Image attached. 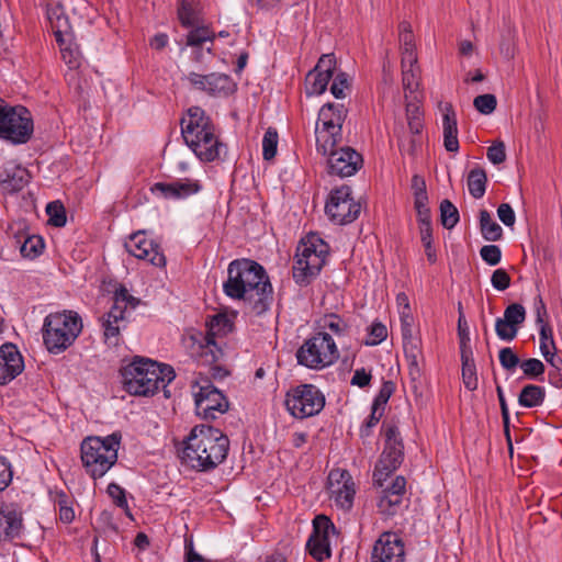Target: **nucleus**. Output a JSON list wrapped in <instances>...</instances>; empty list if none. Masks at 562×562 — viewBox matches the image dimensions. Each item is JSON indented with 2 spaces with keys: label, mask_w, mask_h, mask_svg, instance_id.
Returning a JSON list of instances; mask_svg holds the SVG:
<instances>
[{
  "label": "nucleus",
  "mask_w": 562,
  "mask_h": 562,
  "mask_svg": "<svg viewBox=\"0 0 562 562\" xmlns=\"http://www.w3.org/2000/svg\"><path fill=\"white\" fill-rule=\"evenodd\" d=\"M223 291L228 297L243 301L245 310L256 316L263 315L273 301V289L265 268L246 258L228 265Z\"/></svg>",
  "instance_id": "1"
},
{
  "label": "nucleus",
  "mask_w": 562,
  "mask_h": 562,
  "mask_svg": "<svg viewBox=\"0 0 562 562\" xmlns=\"http://www.w3.org/2000/svg\"><path fill=\"white\" fill-rule=\"evenodd\" d=\"M229 450V439L218 428L194 426L182 450V462L193 470L207 472L224 462Z\"/></svg>",
  "instance_id": "2"
},
{
  "label": "nucleus",
  "mask_w": 562,
  "mask_h": 562,
  "mask_svg": "<svg viewBox=\"0 0 562 562\" xmlns=\"http://www.w3.org/2000/svg\"><path fill=\"white\" fill-rule=\"evenodd\" d=\"M123 389L134 396L154 395L162 386L166 397H170L167 385L175 380V369L148 358L135 356L120 369Z\"/></svg>",
  "instance_id": "3"
},
{
  "label": "nucleus",
  "mask_w": 562,
  "mask_h": 562,
  "mask_svg": "<svg viewBox=\"0 0 562 562\" xmlns=\"http://www.w3.org/2000/svg\"><path fill=\"white\" fill-rule=\"evenodd\" d=\"M382 431L385 442L373 470V486L382 488V492H405L406 479L403 475H394L404 461L403 438L394 423L384 422Z\"/></svg>",
  "instance_id": "4"
},
{
  "label": "nucleus",
  "mask_w": 562,
  "mask_h": 562,
  "mask_svg": "<svg viewBox=\"0 0 562 562\" xmlns=\"http://www.w3.org/2000/svg\"><path fill=\"white\" fill-rule=\"evenodd\" d=\"M181 134L184 143L203 162L220 158L223 144L215 135V125L200 106H191L181 119Z\"/></svg>",
  "instance_id": "5"
},
{
  "label": "nucleus",
  "mask_w": 562,
  "mask_h": 562,
  "mask_svg": "<svg viewBox=\"0 0 562 562\" xmlns=\"http://www.w3.org/2000/svg\"><path fill=\"white\" fill-rule=\"evenodd\" d=\"M83 329L81 316L71 310L49 313L42 327L45 348L49 353L59 355L74 345Z\"/></svg>",
  "instance_id": "6"
},
{
  "label": "nucleus",
  "mask_w": 562,
  "mask_h": 562,
  "mask_svg": "<svg viewBox=\"0 0 562 562\" xmlns=\"http://www.w3.org/2000/svg\"><path fill=\"white\" fill-rule=\"evenodd\" d=\"M122 435L120 431L105 437L89 436L80 445L81 461L92 477H102L117 461Z\"/></svg>",
  "instance_id": "7"
},
{
  "label": "nucleus",
  "mask_w": 562,
  "mask_h": 562,
  "mask_svg": "<svg viewBox=\"0 0 562 562\" xmlns=\"http://www.w3.org/2000/svg\"><path fill=\"white\" fill-rule=\"evenodd\" d=\"M329 246L318 234L310 233L296 248L292 267L293 279L300 286H306L319 274L326 263Z\"/></svg>",
  "instance_id": "8"
},
{
  "label": "nucleus",
  "mask_w": 562,
  "mask_h": 562,
  "mask_svg": "<svg viewBox=\"0 0 562 562\" xmlns=\"http://www.w3.org/2000/svg\"><path fill=\"white\" fill-rule=\"evenodd\" d=\"M347 109L342 104L328 102L319 112L315 127L316 150L327 153L342 140V124L347 117Z\"/></svg>",
  "instance_id": "9"
},
{
  "label": "nucleus",
  "mask_w": 562,
  "mask_h": 562,
  "mask_svg": "<svg viewBox=\"0 0 562 562\" xmlns=\"http://www.w3.org/2000/svg\"><path fill=\"white\" fill-rule=\"evenodd\" d=\"M339 351L333 337L319 331L306 339L296 351L297 363L313 370H322L335 363Z\"/></svg>",
  "instance_id": "10"
},
{
  "label": "nucleus",
  "mask_w": 562,
  "mask_h": 562,
  "mask_svg": "<svg viewBox=\"0 0 562 562\" xmlns=\"http://www.w3.org/2000/svg\"><path fill=\"white\" fill-rule=\"evenodd\" d=\"M195 413L204 420H214L225 414L229 408V402L222 391L213 385L206 378L201 376L195 381L193 389Z\"/></svg>",
  "instance_id": "11"
},
{
  "label": "nucleus",
  "mask_w": 562,
  "mask_h": 562,
  "mask_svg": "<svg viewBox=\"0 0 562 562\" xmlns=\"http://www.w3.org/2000/svg\"><path fill=\"white\" fill-rule=\"evenodd\" d=\"M289 413L300 419L317 415L325 406V396L313 384H301L292 387L285 395Z\"/></svg>",
  "instance_id": "12"
},
{
  "label": "nucleus",
  "mask_w": 562,
  "mask_h": 562,
  "mask_svg": "<svg viewBox=\"0 0 562 562\" xmlns=\"http://www.w3.org/2000/svg\"><path fill=\"white\" fill-rule=\"evenodd\" d=\"M325 213L334 224L346 225L359 217L361 204L351 196V188L344 184L330 191Z\"/></svg>",
  "instance_id": "13"
},
{
  "label": "nucleus",
  "mask_w": 562,
  "mask_h": 562,
  "mask_svg": "<svg viewBox=\"0 0 562 562\" xmlns=\"http://www.w3.org/2000/svg\"><path fill=\"white\" fill-rule=\"evenodd\" d=\"M209 331L204 337V344L200 345L199 361L204 366H210L213 370L220 371L221 368L215 363L222 358L223 351L216 344L214 336H225L234 328V323L224 313L215 314L207 323Z\"/></svg>",
  "instance_id": "14"
},
{
  "label": "nucleus",
  "mask_w": 562,
  "mask_h": 562,
  "mask_svg": "<svg viewBox=\"0 0 562 562\" xmlns=\"http://www.w3.org/2000/svg\"><path fill=\"white\" fill-rule=\"evenodd\" d=\"M4 123L1 125L0 139L13 145L26 144L33 135L34 123L31 112L22 105L8 109Z\"/></svg>",
  "instance_id": "15"
},
{
  "label": "nucleus",
  "mask_w": 562,
  "mask_h": 562,
  "mask_svg": "<svg viewBox=\"0 0 562 562\" xmlns=\"http://www.w3.org/2000/svg\"><path fill=\"white\" fill-rule=\"evenodd\" d=\"M321 154L328 157V173L340 178L353 176L363 164L362 156L348 146L339 149L331 147L327 153Z\"/></svg>",
  "instance_id": "16"
},
{
  "label": "nucleus",
  "mask_w": 562,
  "mask_h": 562,
  "mask_svg": "<svg viewBox=\"0 0 562 562\" xmlns=\"http://www.w3.org/2000/svg\"><path fill=\"white\" fill-rule=\"evenodd\" d=\"M330 533H335L331 520L325 515H317L313 520V531L306 542L310 554L317 561L330 558Z\"/></svg>",
  "instance_id": "17"
},
{
  "label": "nucleus",
  "mask_w": 562,
  "mask_h": 562,
  "mask_svg": "<svg viewBox=\"0 0 562 562\" xmlns=\"http://www.w3.org/2000/svg\"><path fill=\"white\" fill-rule=\"evenodd\" d=\"M124 246L128 254L137 259L146 260L155 267L166 266V258L160 247L153 239H148L143 232L132 234Z\"/></svg>",
  "instance_id": "18"
},
{
  "label": "nucleus",
  "mask_w": 562,
  "mask_h": 562,
  "mask_svg": "<svg viewBox=\"0 0 562 562\" xmlns=\"http://www.w3.org/2000/svg\"><path fill=\"white\" fill-rule=\"evenodd\" d=\"M372 562H404L405 550L402 539L392 532H384L375 541Z\"/></svg>",
  "instance_id": "19"
},
{
  "label": "nucleus",
  "mask_w": 562,
  "mask_h": 562,
  "mask_svg": "<svg viewBox=\"0 0 562 562\" xmlns=\"http://www.w3.org/2000/svg\"><path fill=\"white\" fill-rule=\"evenodd\" d=\"M525 319V307L519 303L509 304L504 311V316L498 317L495 322L497 337L505 341H512L516 338L519 327Z\"/></svg>",
  "instance_id": "20"
},
{
  "label": "nucleus",
  "mask_w": 562,
  "mask_h": 562,
  "mask_svg": "<svg viewBox=\"0 0 562 562\" xmlns=\"http://www.w3.org/2000/svg\"><path fill=\"white\" fill-rule=\"evenodd\" d=\"M24 370V360L18 347L5 342L0 347V385H5Z\"/></svg>",
  "instance_id": "21"
},
{
  "label": "nucleus",
  "mask_w": 562,
  "mask_h": 562,
  "mask_svg": "<svg viewBox=\"0 0 562 562\" xmlns=\"http://www.w3.org/2000/svg\"><path fill=\"white\" fill-rule=\"evenodd\" d=\"M202 190L199 180H176L172 182H156L151 186L150 191L154 194H159L167 200H182L187 199Z\"/></svg>",
  "instance_id": "22"
},
{
  "label": "nucleus",
  "mask_w": 562,
  "mask_h": 562,
  "mask_svg": "<svg viewBox=\"0 0 562 562\" xmlns=\"http://www.w3.org/2000/svg\"><path fill=\"white\" fill-rule=\"evenodd\" d=\"M30 178L26 168L9 162L0 171V188L5 193H16L29 183Z\"/></svg>",
  "instance_id": "23"
},
{
  "label": "nucleus",
  "mask_w": 562,
  "mask_h": 562,
  "mask_svg": "<svg viewBox=\"0 0 562 562\" xmlns=\"http://www.w3.org/2000/svg\"><path fill=\"white\" fill-rule=\"evenodd\" d=\"M140 300L128 293L124 285H120L113 295V304L109 312L103 314L101 317H109L113 323H127L126 310L128 306L135 308L139 304Z\"/></svg>",
  "instance_id": "24"
},
{
  "label": "nucleus",
  "mask_w": 562,
  "mask_h": 562,
  "mask_svg": "<svg viewBox=\"0 0 562 562\" xmlns=\"http://www.w3.org/2000/svg\"><path fill=\"white\" fill-rule=\"evenodd\" d=\"M443 145L447 151L459 150L457 114L451 103L442 109Z\"/></svg>",
  "instance_id": "25"
},
{
  "label": "nucleus",
  "mask_w": 562,
  "mask_h": 562,
  "mask_svg": "<svg viewBox=\"0 0 562 562\" xmlns=\"http://www.w3.org/2000/svg\"><path fill=\"white\" fill-rule=\"evenodd\" d=\"M23 527L22 514L15 509L0 507V539H13L20 536Z\"/></svg>",
  "instance_id": "26"
},
{
  "label": "nucleus",
  "mask_w": 562,
  "mask_h": 562,
  "mask_svg": "<svg viewBox=\"0 0 562 562\" xmlns=\"http://www.w3.org/2000/svg\"><path fill=\"white\" fill-rule=\"evenodd\" d=\"M47 19L55 35L57 43L63 44V37L71 35V26L68 16L65 14L60 4L49 5L47 9Z\"/></svg>",
  "instance_id": "27"
},
{
  "label": "nucleus",
  "mask_w": 562,
  "mask_h": 562,
  "mask_svg": "<svg viewBox=\"0 0 562 562\" xmlns=\"http://www.w3.org/2000/svg\"><path fill=\"white\" fill-rule=\"evenodd\" d=\"M180 24L183 27H192L202 22V8L200 0H181L177 8Z\"/></svg>",
  "instance_id": "28"
},
{
  "label": "nucleus",
  "mask_w": 562,
  "mask_h": 562,
  "mask_svg": "<svg viewBox=\"0 0 562 562\" xmlns=\"http://www.w3.org/2000/svg\"><path fill=\"white\" fill-rule=\"evenodd\" d=\"M60 48V55L69 69H78L82 64V54L79 45L75 42L74 35L63 37V44L57 43Z\"/></svg>",
  "instance_id": "29"
},
{
  "label": "nucleus",
  "mask_w": 562,
  "mask_h": 562,
  "mask_svg": "<svg viewBox=\"0 0 562 562\" xmlns=\"http://www.w3.org/2000/svg\"><path fill=\"white\" fill-rule=\"evenodd\" d=\"M207 85L210 95H229L236 90V83L231 76L221 72L209 74Z\"/></svg>",
  "instance_id": "30"
},
{
  "label": "nucleus",
  "mask_w": 562,
  "mask_h": 562,
  "mask_svg": "<svg viewBox=\"0 0 562 562\" xmlns=\"http://www.w3.org/2000/svg\"><path fill=\"white\" fill-rule=\"evenodd\" d=\"M327 492H355V483L345 469H333L327 476Z\"/></svg>",
  "instance_id": "31"
},
{
  "label": "nucleus",
  "mask_w": 562,
  "mask_h": 562,
  "mask_svg": "<svg viewBox=\"0 0 562 562\" xmlns=\"http://www.w3.org/2000/svg\"><path fill=\"white\" fill-rule=\"evenodd\" d=\"M376 506L381 515L392 517L401 513L408 505L404 501L403 494H380Z\"/></svg>",
  "instance_id": "32"
},
{
  "label": "nucleus",
  "mask_w": 562,
  "mask_h": 562,
  "mask_svg": "<svg viewBox=\"0 0 562 562\" xmlns=\"http://www.w3.org/2000/svg\"><path fill=\"white\" fill-rule=\"evenodd\" d=\"M480 231L482 237L487 241H497L503 238V228L492 218L487 210H481L479 213Z\"/></svg>",
  "instance_id": "33"
},
{
  "label": "nucleus",
  "mask_w": 562,
  "mask_h": 562,
  "mask_svg": "<svg viewBox=\"0 0 562 562\" xmlns=\"http://www.w3.org/2000/svg\"><path fill=\"white\" fill-rule=\"evenodd\" d=\"M546 397V390L543 386L536 384H528L524 386L518 396L520 406L531 408L542 405Z\"/></svg>",
  "instance_id": "34"
},
{
  "label": "nucleus",
  "mask_w": 562,
  "mask_h": 562,
  "mask_svg": "<svg viewBox=\"0 0 562 562\" xmlns=\"http://www.w3.org/2000/svg\"><path fill=\"white\" fill-rule=\"evenodd\" d=\"M461 362H462V381L469 391H474L477 389V375H476V366L473 358V351L461 352Z\"/></svg>",
  "instance_id": "35"
},
{
  "label": "nucleus",
  "mask_w": 562,
  "mask_h": 562,
  "mask_svg": "<svg viewBox=\"0 0 562 562\" xmlns=\"http://www.w3.org/2000/svg\"><path fill=\"white\" fill-rule=\"evenodd\" d=\"M100 323L104 344L109 347H117L121 342V330L126 328L127 323H113L109 317H100Z\"/></svg>",
  "instance_id": "36"
},
{
  "label": "nucleus",
  "mask_w": 562,
  "mask_h": 562,
  "mask_svg": "<svg viewBox=\"0 0 562 562\" xmlns=\"http://www.w3.org/2000/svg\"><path fill=\"white\" fill-rule=\"evenodd\" d=\"M487 175L481 167L473 168L468 175L469 193L474 199H481L486 191Z\"/></svg>",
  "instance_id": "37"
},
{
  "label": "nucleus",
  "mask_w": 562,
  "mask_h": 562,
  "mask_svg": "<svg viewBox=\"0 0 562 562\" xmlns=\"http://www.w3.org/2000/svg\"><path fill=\"white\" fill-rule=\"evenodd\" d=\"M330 79L316 69L308 71L305 78V91L307 95H319L327 89Z\"/></svg>",
  "instance_id": "38"
},
{
  "label": "nucleus",
  "mask_w": 562,
  "mask_h": 562,
  "mask_svg": "<svg viewBox=\"0 0 562 562\" xmlns=\"http://www.w3.org/2000/svg\"><path fill=\"white\" fill-rule=\"evenodd\" d=\"M45 248V243L42 236L30 234L22 240L20 246V254L24 258L34 259L38 257Z\"/></svg>",
  "instance_id": "39"
},
{
  "label": "nucleus",
  "mask_w": 562,
  "mask_h": 562,
  "mask_svg": "<svg viewBox=\"0 0 562 562\" xmlns=\"http://www.w3.org/2000/svg\"><path fill=\"white\" fill-rule=\"evenodd\" d=\"M187 35V45L191 47H200L205 42H213L215 34L207 25H194Z\"/></svg>",
  "instance_id": "40"
},
{
  "label": "nucleus",
  "mask_w": 562,
  "mask_h": 562,
  "mask_svg": "<svg viewBox=\"0 0 562 562\" xmlns=\"http://www.w3.org/2000/svg\"><path fill=\"white\" fill-rule=\"evenodd\" d=\"M402 83L405 91L415 92L419 87V71L417 63L404 64L402 60Z\"/></svg>",
  "instance_id": "41"
},
{
  "label": "nucleus",
  "mask_w": 562,
  "mask_h": 562,
  "mask_svg": "<svg viewBox=\"0 0 562 562\" xmlns=\"http://www.w3.org/2000/svg\"><path fill=\"white\" fill-rule=\"evenodd\" d=\"M440 222L447 229H452L460 220L459 211L456 205L448 199L440 203Z\"/></svg>",
  "instance_id": "42"
},
{
  "label": "nucleus",
  "mask_w": 562,
  "mask_h": 562,
  "mask_svg": "<svg viewBox=\"0 0 562 562\" xmlns=\"http://www.w3.org/2000/svg\"><path fill=\"white\" fill-rule=\"evenodd\" d=\"M458 337L460 344V353L465 351L471 352L472 348L470 346L469 325L465 319L461 303L458 304Z\"/></svg>",
  "instance_id": "43"
},
{
  "label": "nucleus",
  "mask_w": 562,
  "mask_h": 562,
  "mask_svg": "<svg viewBox=\"0 0 562 562\" xmlns=\"http://www.w3.org/2000/svg\"><path fill=\"white\" fill-rule=\"evenodd\" d=\"M48 215V223L55 227H63L66 225L67 216L64 204L60 201L49 202L46 206Z\"/></svg>",
  "instance_id": "44"
},
{
  "label": "nucleus",
  "mask_w": 562,
  "mask_h": 562,
  "mask_svg": "<svg viewBox=\"0 0 562 562\" xmlns=\"http://www.w3.org/2000/svg\"><path fill=\"white\" fill-rule=\"evenodd\" d=\"M7 235L11 240V246L19 248L22 240L30 236L29 227L25 221L13 222L9 225Z\"/></svg>",
  "instance_id": "45"
},
{
  "label": "nucleus",
  "mask_w": 562,
  "mask_h": 562,
  "mask_svg": "<svg viewBox=\"0 0 562 562\" xmlns=\"http://www.w3.org/2000/svg\"><path fill=\"white\" fill-rule=\"evenodd\" d=\"M72 494H59L56 504L58 506L59 519L64 524H70L75 519Z\"/></svg>",
  "instance_id": "46"
},
{
  "label": "nucleus",
  "mask_w": 562,
  "mask_h": 562,
  "mask_svg": "<svg viewBox=\"0 0 562 562\" xmlns=\"http://www.w3.org/2000/svg\"><path fill=\"white\" fill-rule=\"evenodd\" d=\"M278 132L276 128L269 127L262 139V156L265 160L274 158L278 148Z\"/></svg>",
  "instance_id": "47"
},
{
  "label": "nucleus",
  "mask_w": 562,
  "mask_h": 562,
  "mask_svg": "<svg viewBox=\"0 0 562 562\" xmlns=\"http://www.w3.org/2000/svg\"><path fill=\"white\" fill-rule=\"evenodd\" d=\"M400 43L402 45V60L404 61V64L417 63L413 32L400 34Z\"/></svg>",
  "instance_id": "48"
},
{
  "label": "nucleus",
  "mask_w": 562,
  "mask_h": 562,
  "mask_svg": "<svg viewBox=\"0 0 562 562\" xmlns=\"http://www.w3.org/2000/svg\"><path fill=\"white\" fill-rule=\"evenodd\" d=\"M395 389H396V386L393 381L389 380V381H384L382 383V386L372 403L374 411H376V408L385 411V406H386L390 397L395 392Z\"/></svg>",
  "instance_id": "49"
},
{
  "label": "nucleus",
  "mask_w": 562,
  "mask_h": 562,
  "mask_svg": "<svg viewBox=\"0 0 562 562\" xmlns=\"http://www.w3.org/2000/svg\"><path fill=\"white\" fill-rule=\"evenodd\" d=\"M422 136L411 135L406 137L398 138V148L401 154H406L411 157L417 156L418 151L422 148Z\"/></svg>",
  "instance_id": "50"
},
{
  "label": "nucleus",
  "mask_w": 562,
  "mask_h": 562,
  "mask_svg": "<svg viewBox=\"0 0 562 562\" xmlns=\"http://www.w3.org/2000/svg\"><path fill=\"white\" fill-rule=\"evenodd\" d=\"M473 105L480 113L487 115L496 109L497 100L491 93L480 94L474 99Z\"/></svg>",
  "instance_id": "51"
},
{
  "label": "nucleus",
  "mask_w": 562,
  "mask_h": 562,
  "mask_svg": "<svg viewBox=\"0 0 562 562\" xmlns=\"http://www.w3.org/2000/svg\"><path fill=\"white\" fill-rule=\"evenodd\" d=\"M540 335V351L543 357H547L549 352L557 350L555 342L553 339L552 327L550 325H542L539 330Z\"/></svg>",
  "instance_id": "52"
},
{
  "label": "nucleus",
  "mask_w": 562,
  "mask_h": 562,
  "mask_svg": "<svg viewBox=\"0 0 562 562\" xmlns=\"http://www.w3.org/2000/svg\"><path fill=\"white\" fill-rule=\"evenodd\" d=\"M524 374L529 379H537L544 373V364L536 358H530L520 362Z\"/></svg>",
  "instance_id": "53"
},
{
  "label": "nucleus",
  "mask_w": 562,
  "mask_h": 562,
  "mask_svg": "<svg viewBox=\"0 0 562 562\" xmlns=\"http://www.w3.org/2000/svg\"><path fill=\"white\" fill-rule=\"evenodd\" d=\"M498 359L501 366L507 371H513L518 364L520 366L519 357L510 347L502 348L498 353Z\"/></svg>",
  "instance_id": "54"
},
{
  "label": "nucleus",
  "mask_w": 562,
  "mask_h": 562,
  "mask_svg": "<svg viewBox=\"0 0 562 562\" xmlns=\"http://www.w3.org/2000/svg\"><path fill=\"white\" fill-rule=\"evenodd\" d=\"M370 339L366 341L368 346H375L381 344L387 337V328L381 322H373L369 327Z\"/></svg>",
  "instance_id": "55"
},
{
  "label": "nucleus",
  "mask_w": 562,
  "mask_h": 562,
  "mask_svg": "<svg viewBox=\"0 0 562 562\" xmlns=\"http://www.w3.org/2000/svg\"><path fill=\"white\" fill-rule=\"evenodd\" d=\"M350 88V83L348 81V75L346 72H338L334 77L333 83L330 86V92L336 99H342L346 97L345 90Z\"/></svg>",
  "instance_id": "56"
},
{
  "label": "nucleus",
  "mask_w": 562,
  "mask_h": 562,
  "mask_svg": "<svg viewBox=\"0 0 562 562\" xmlns=\"http://www.w3.org/2000/svg\"><path fill=\"white\" fill-rule=\"evenodd\" d=\"M486 157L493 165H499L506 160L505 144L502 140L494 142L486 150Z\"/></svg>",
  "instance_id": "57"
},
{
  "label": "nucleus",
  "mask_w": 562,
  "mask_h": 562,
  "mask_svg": "<svg viewBox=\"0 0 562 562\" xmlns=\"http://www.w3.org/2000/svg\"><path fill=\"white\" fill-rule=\"evenodd\" d=\"M481 258L490 266H496L501 262L502 250L497 245H485L480 249Z\"/></svg>",
  "instance_id": "58"
},
{
  "label": "nucleus",
  "mask_w": 562,
  "mask_h": 562,
  "mask_svg": "<svg viewBox=\"0 0 562 562\" xmlns=\"http://www.w3.org/2000/svg\"><path fill=\"white\" fill-rule=\"evenodd\" d=\"M403 349L405 358H419L422 356V348L419 339L415 338L413 334L409 337L402 336Z\"/></svg>",
  "instance_id": "59"
},
{
  "label": "nucleus",
  "mask_w": 562,
  "mask_h": 562,
  "mask_svg": "<svg viewBox=\"0 0 562 562\" xmlns=\"http://www.w3.org/2000/svg\"><path fill=\"white\" fill-rule=\"evenodd\" d=\"M317 71H321L327 76V79H331L336 69V58L334 54L323 55L316 66L314 67Z\"/></svg>",
  "instance_id": "60"
},
{
  "label": "nucleus",
  "mask_w": 562,
  "mask_h": 562,
  "mask_svg": "<svg viewBox=\"0 0 562 562\" xmlns=\"http://www.w3.org/2000/svg\"><path fill=\"white\" fill-rule=\"evenodd\" d=\"M491 283L497 291H505L510 285V276L503 268L496 269L492 273Z\"/></svg>",
  "instance_id": "61"
},
{
  "label": "nucleus",
  "mask_w": 562,
  "mask_h": 562,
  "mask_svg": "<svg viewBox=\"0 0 562 562\" xmlns=\"http://www.w3.org/2000/svg\"><path fill=\"white\" fill-rule=\"evenodd\" d=\"M414 207L417 213L418 222L431 221L430 209L428 207V195L415 198L414 199Z\"/></svg>",
  "instance_id": "62"
},
{
  "label": "nucleus",
  "mask_w": 562,
  "mask_h": 562,
  "mask_svg": "<svg viewBox=\"0 0 562 562\" xmlns=\"http://www.w3.org/2000/svg\"><path fill=\"white\" fill-rule=\"evenodd\" d=\"M324 326L338 336L344 335L348 328V325L344 322V319L336 314H330L325 319Z\"/></svg>",
  "instance_id": "63"
},
{
  "label": "nucleus",
  "mask_w": 562,
  "mask_h": 562,
  "mask_svg": "<svg viewBox=\"0 0 562 562\" xmlns=\"http://www.w3.org/2000/svg\"><path fill=\"white\" fill-rule=\"evenodd\" d=\"M497 216L502 223L508 227L514 226L516 215L513 207L508 203H502L497 207Z\"/></svg>",
  "instance_id": "64"
}]
</instances>
